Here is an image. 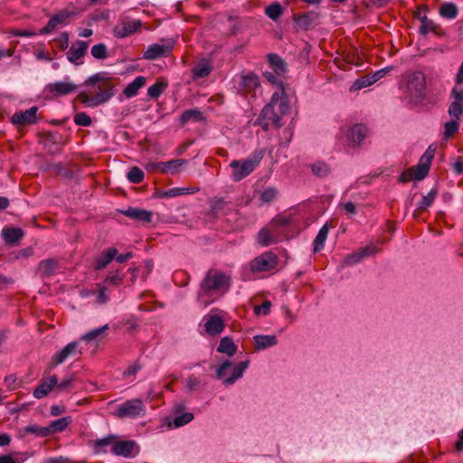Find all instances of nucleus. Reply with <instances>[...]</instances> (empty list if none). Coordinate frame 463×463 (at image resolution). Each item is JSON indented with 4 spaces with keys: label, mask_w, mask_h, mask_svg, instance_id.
Returning a JSON list of instances; mask_svg holds the SVG:
<instances>
[{
    "label": "nucleus",
    "mask_w": 463,
    "mask_h": 463,
    "mask_svg": "<svg viewBox=\"0 0 463 463\" xmlns=\"http://www.w3.org/2000/svg\"><path fill=\"white\" fill-rule=\"evenodd\" d=\"M116 78L107 71L97 72L84 82V89L80 91V100L90 108L107 103L116 94Z\"/></svg>",
    "instance_id": "1"
},
{
    "label": "nucleus",
    "mask_w": 463,
    "mask_h": 463,
    "mask_svg": "<svg viewBox=\"0 0 463 463\" xmlns=\"http://www.w3.org/2000/svg\"><path fill=\"white\" fill-rule=\"evenodd\" d=\"M294 226L293 218L289 215L278 214L266 227L260 230L257 241L263 247L279 243L291 237Z\"/></svg>",
    "instance_id": "2"
},
{
    "label": "nucleus",
    "mask_w": 463,
    "mask_h": 463,
    "mask_svg": "<svg viewBox=\"0 0 463 463\" xmlns=\"http://www.w3.org/2000/svg\"><path fill=\"white\" fill-rule=\"evenodd\" d=\"M230 284L231 278L224 272L209 270L200 284L198 300L208 306L215 300L218 294L228 291Z\"/></svg>",
    "instance_id": "3"
},
{
    "label": "nucleus",
    "mask_w": 463,
    "mask_h": 463,
    "mask_svg": "<svg viewBox=\"0 0 463 463\" xmlns=\"http://www.w3.org/2000/svg\"><path fill=\"white\" fill-rule=\"evenodd\" d=\"M289 110V104L281 92H275L271 96L270 101L261 110L257 124L264 130H268L270 126L276 128L281 127V118Z\"/></svg>",
    "instance_id": "4"
},
{
    "label": "nucleus",
    "mask_w": 463,
    "mask_h": 463,
    "mask_svg": "<svg viewBox=\"0 0 463 463\" xmlns=\"http://www.w3.org/2000/svg\"><path fill=\"white\" fill-rule=\"evenodd\" d=\"M368 135L365 125L355 124L349 128H341L336 136L335 148L337 151H345L349 154L362 144Z\"/></svg>",
    "instance_id": "5"
},
{
    "label": "nucleus",
    "mask_w": 463,
    "mask_h": 463,
    "mask_svg": "<svg viewBox=\"0 0 463 463\" xmlns=\"http://www.w3.org/2000/svg\"><path fill=\"white\" fill-rule=\"evenodd\" d=\"M264 148L255 149L246 159H234L230 163L232 169L231 178L234 182H240L249 176L260 165L265 156Z\"/></svg>",
    "instance_id": "6"
},
{
    "label": "nucleus",
    "mask_w": 463,
    "mask_h": 463,
    "mask_svg": "<svg viewBox=\"0 0 463 463\" xmlns=\"http://www.w3.org/2000/svg\"><path fill=\"white\" fill-rule=\"evenodd\" d=\"M146 407L142 399H130L118 405L113 415L119 419H137L146 416Z\"/></svg>",
    "instance_id": "7"
},
{
    "label": "nucleus",
    "mask_w": 463,
    "mask_h": 463,
    "mask_svg": "<svg viewBox=\"0 0 463 463\" xmlns=\"http://www.w3.org/2000/svg\"><path fill=\"white\" fill-rule=\"evenodd\" d=\"M426 79L421 71H413L407 76V92L416 101L425 96Z\"/></svg>",
    "instance_id": "8"
},
{
    "label": "nucleus",
    "mask_w": 463,
    "mask_h": 463,
    "mask_svg": "<svg viewBox=\"0 0 463 463\" xmlns=\"http://www.w3.org/2000/svg\"><path fill=\"white\" fill-rule=\"evenodd\" d=\"M234 89L241 95H248L254 92L260 86V80L253 72H246L237 75L233 79Z\"/></svg>",
    "instance_id": "9"
},
{
    "label": "nucleus",
    "mask_w": 463,
    "mask_h": 463,
    "mask_svg": "<svg viewBox=\"0 0 463 463\" xmlns=\"http://www.w3.org/2000/svg\"><path fill=\"white\" fill-rule=\"evenodd\" d=\"M278 256L272 251H266L256 257L250 262V269L253 272L270 271L278 265Z\"/></svg>",
    "instance_id": "10"
},
{
    "label": "nucleus",
    "mask_w": 463,
    "mask_h": 463,
    "mask_svg": "<svg viewBox=\"0 0 463 463\" xmlns=\"http://www.w3.org/2000/svg\"><path fill=\"white\" fill-rule=\"evenodd\" d=\"M77 90V85L65 78L63 80L49 83L45 87V92L52 98L67 96Z\"/></svg>",
    "instance_id": "11"
},
{
    "label": "nucleus",
    "mask_w": 463,
    "mask_h": 463,
    "mask_svg": "<svg viewBox=\"0 0 463 463\" xmlns=\"http://www.w3.org/2000/svg\"><path fill=\"white\" fill-rule=\"evenodd\" d=\"M75 13L68 9H61L53 14L47 24L40 30V34L45 35L52 33L56 28L65 25L70 17L73 16Z\"/></svg>",
    "instance_id": "12"
},
{
    "label": "nucleus",
    "mask_w": 463,
    "mask_h": 463,
    "mask_svg": "<svg viewBox=\"0 0 463 463\" xmlns=\"http://www.w3.org/2000/svg\"><path fill=\"white\" fill-rule=\"evenodd\" d=\"M80 354L81 349L80 346V342L72 341L53 355L51 362V367H55L58 364L64 363L68 358L76 356Z\"/></svg>",
    "instance_id": "13"
},
{
    "label": "nucleus",
    "mask_w": 463,
    "mask_h": 463,
    "mask_svg": "<svg viewBox=\"0 0 463 463\" xmlns=\"http://www.w3.org/2000/svg\"><path fill=\"white\" fill-rule=\"evenodd\" d=\"M111 452L127 458H134L139 453V447L135 440L115 441Z\"/></svg>",
    "instance_id": "14"
},
{
    "label": "nucleus",
    "mask_w": 463,
    "mask_h": 463,
    "mask_svg": "<svg viewBox=\"0 0 463 463\" xmlns=\"http://www.w3.org/2000/svg\"><path fill=\"white\" fill-rule=\"evenodd\" d=\"M142 26V23L140 20H122L119 24H118L114 29V35L118 38H125L132 33H136Z\"/></svg>",
    "instance_id": "15"
},
{
    "label": "nucleus",
    "mask_w": 463,
    "mask_h": 463,
    "mask_svg": "<svg viewBox=\"0 0 463 463\" xmlns=\"http://www.w3.org/2000/svg\"><path fill=\"white\" fill-rule=\"evenodd\" d=\"M37 111L38 108L33 106L24 111L15 112L11 118V122L17 126L35 124L37 123Z\"/></svg>",
    "instance_id": "16"
},
{
    "label": "nucleus",
    "mask_w": 463,
    "mask_h": 463,
    "mask_svg": "<svg viewBox=\"0 0 463 463\" xmlns=\"http://www.w3.org/2000/svg\"><path fill=\"white\" fill-rule=\"evenodd\" d=\"M89 44L84 41H76L71 44L68 52H66L67 59L74 64H81L80 61L87 53Z\"/></svg>",
    "instance_id": "17"
},
{
    "label": "nucleus",
    "mask_w": 463,
    "mask_h": 463,
    "mask_svg": "<svg viewBox=\"0 0 463 463\" xmlns=\"http://www.w3.org/2000/svg\"><path fill=\"white\" fill-rule=\"evenodd\" d=\"M378 248L374 245H368L366 247L359 249L357 251L347 255L345 260L344 263L345 265L351 266L354 264H356L363 260L365 257L374 255L378 252Z\"/></svg>",
    "instance_id": "18"
},
{
    "label": "nucleus",
    "mask_w": 463,
    "mask_h": 463,
    "mask_svg": "<svg viewBox=\"0 0 463 463\" xmlns=\"http://www.w3.org/2000/svg\"><path fill=\"white\" fill-rule=\"evenodd\" d=\"M205 331L211 335L221 334L224 329V322L218 315H207L203 317Z\"/></svg>",
    "instance_id": "19"
},
{
    "label": "nucleus",
    "mask_w": 463,
    "mask_h": 463,
    "mask_svg": "<svg viewBox=\"0 0 463 463\" xmlns=\"http://www.w3.org/2000/svg\"><path fill=\"white\" fill-rule=\"evenodd\" d=\"M172 48V45L153 43L147 47L143 57L146 60H156L161 57H166L171 52Z\"/></svg>",
    "instance_id": "20"
},
{
    "label": "nucleus",
    "mask_w": 463,
    "mask_h": 463,
    "mask_svg": "<svg viewBox=\"0 0 463 463\" xmlns=\"http://www.w3.org/2000/svg\"><path fill=\"white\" fill-rule=\"evenodd\" d=\"M118 250L116 248H109L104 250L94 260L95 269L100 270L105 269L117 256Z\"/></svg>",
    "instance_id": "21"
},
{
    "label": "nucleus",
    "mask_w": 463,
    "mask_h": 463,
    "mask_svg": "<svg viewBox=\"0 0 463 463\" xmlns=\"http://www.w3.org/2000/svg\"><path fill=\"white\" fill-rule=\"evenodd\" d=\"M57 384V377L55 375L44 378L41 381L40 384L34 389L33 396L36 399H42L50 392Z\"/></svg>",
    "instance_id": "22"
},
{
    "label": "nucleus",
    "mask_w": 463,
    "mask_h": 463,
    "mask_svg": "<svg viewBox=\"0 0 463 463\" xmlns=\"http://www.w3.org/2000/svg\"><path fill=\"white\" fill-rule=\"evenodd\" d=\"M59 269V262L55 259H46L39 262L37 271L43 278L54 275Z\"/></svg>",
    "instance_id": "23"
},
{
    "label": "nucleus",
    "mask_w": 463,
    "mask_h": 463,
    "mask_svg": "<svg viewBox=\"0 0 463 463\" xmlns=\"http://www.w3.org/2000/svg\"><path fill=\"white\" fill-rule=\"evenodd\" d=\"M108 329V325L92 329L84 334L80 340L86 343L99 344L102 339L106 337Z\"/></svg>",
    "instance_id": "24"
},
{
    "label": "nucleus",
    "mask_w": 463,
    "mask_h": 463,
    "mask_svg": "<svg viewBox=\"0 0 463 463\" xmlns=\"http://www.w3.org/2000/svg\"><path fill=\"white\" fill-rule=\"evenodd\" d=\"M213 71V65L207 59H201L192 69L194 80L207 77Z\"/></svg>",
    "instance_id": "25"
},
{
    "label": "nucleus",
    "mask_w": 463,
    "mask_h": 463,
    "mask_svg": "<svg viewBox=\"0 0 463 463\" xmlns=\"http://www.w3.org/2000/svg\"><path fill=\"white\" fill-rule=\"evenodd\" d=\"M124 215L127 217L140 221L143 222L149 223L152 222V213L147 210L139 209V208H133L129 207L126 211L123 212Z\"/></svg>",
    "instance_id": "26"
},
{
    "label": "nucleus",
    "mask_w": 463,
    "mask_h": 463,
    "mask_svg": "<svg viewBox=\"0 0 463 463\" xmlns=\"http://www.w3.org/2000/svg\"><path fill=\"white\" fill-rule=\"evenodd\" d=\"M253 339L258 350L267 349L278 344V338L274 335H257Z\"/></svg>",
    "instance_id": "27"
},
{
    "label": "nucleus",
    "mask_w": 463,
    "mask_h": 463,
    "mask_svg": "<svg viewBox=\"0 0 463 463\" xmlns=\"http://www.w3.org/2000/svg\"><path fill=\"white\" fill-rule=\"evenodd\" d=\"M146 79L144 76H137L124 89L123 93L127 98L137 95L138 90L145 86Z\"/></svg>",
    "instance_id": "28"
},
{
    "label": "nucleus",
    "mask_w": 463,
    "mask_h": 463,
    "mask_svg": "<svg viewBox=\"0 0 463 463\" xmlns=\"http://www.w3.org/2000/svg\"><path fill=\"white\" fill-rule=\"evenodd\" d=\"M420 33L423 35H426L429 33H433L438 35L443 34L441 27L432 20H430L427 16H423L420 19Z\"/></svg>",
    "instance_id": "29"
},
{
    "label": "nucleus",
    "mask_w": 463,
    "mask_h": 463,
    "mask_svg": "<svg viewBox=\"0 0 463 463\" xmlns=\"http://www.w3.org/2000/svg\"><path fill=\"white\" fill-rule=\"evenodd\" d=\"M187 164L185 159H172L167 162H162L161 173L166 175H175L180 168Z\"/></svg>",
    "instance_id": "30"
},
{
    "label": "nucleus",
    "mask_w": 463,
    "mask_h": 463,
    "mask_svg": "<svg viewBox=\"0 0 463 463\" xmlns=\"http://www.w3.org/2000/svg\"><path fill=\"white\" fill-rule=\"evenodd\" d=\"M72 420L71 417H62L58 420L51 421V423L47 426L48 430L50 431V436L62 432L71 423Z\"/></svg>",
    "instance_id": "31"
},
{
    "label": "nucleus",
    "mask_w": 463,
    "mask_h": 463,
    "mask_svg": "<svg viewBox=\"0 0 463 463\" xmlns=\"http://www.w3.org/2000/svg\"><path fill=\"white\" fill-rule=\"evenodd\" d=\"M116 439V436L109 434L107 437L102 439H99L92 441V449L95 454L105 453L107 450L105 449L109 446H113L114 440Z\"/></svg>",
    "instance_id": "32"
},
{
    "label": "nucleus",
    "mask_w": 463,
    "mask_h": 463,
    "mask_svg": "<svg viewBox=\"0 0 463 463\" xmlns=\"http://www.w3.org/2000/svg\"><path fill=\"white\" fill-rule=\"evenodd\" d=\"M249 366V361L240 362L233 369L232 373L230 377H227L223 380V383L225 385L233 384L238 379L241 378L243 373Z\"/></svg>",
    "instance_id": "33"
},
{
    "label": "nucleus",
    "mask_w": 463,
    "mask_h": 463,
    "mask_svg": "<svg viewBox=\"0 0 463 463\" xmlns=\"http://www.w3.org/2000/svg\"><path fill=\"white\" fill-rule=\"evenodd\" d=\"M203 120V113H202V111H200L197 109L184 110L181 114L180 118H179L181 126H184L185 124H187L190 121L200 122Z\"/></svg>",
    "instance_id": "34"
},
{
    "label": "nucleus",
    "mask_w": 463,
    "mask_h": 463,
    "mask_svg": "<svg viewBox=\"0 0 463 463\" xmlns=\"http://www.w3.org/2000/svg\"><path fill=\"white\" fill-rule=\"evenodd\" d=\"M2 235L6 243L14 244L23 238L24 232L20 228H7L3 230Z\"/></svg>",
    "instance_id": "35"
},
{
    "label": "nucleus",
    "mask_w": 463,
    "mask_h": 463,
    "mask_svg": "<svg viewBox=\"0 0 463 463\" xmlns=\"http://www.w3.org/2000/svg\"><path fill=\"white\" fill-rule=\"evenodd\" d=\"M236 351L237 346L231 337L225 336L221 339L217 347V352L232 356L236 353Z\"/></svg>",
    "instance_id": "36"
},
{
    "label": "nucleus",
    "mask_w": 463,
    "mask_h": 463,
    "mask_svg": "<svg viewBox=\"0 0 463 463\" xmlns=\"http://www.w3.org/2000/svg\"><path fill=\"white\" fill-rule=\"evenodd\" d=\"M315 14L313 13H306L301 15L295 14L293 16L296 25L302 30H307L313 24Z\"/></svg>",
    "instance_id": "37"
},
{
    "label": "nucleus",
    "mask_w": 463,
    "mask_h": 463,
    "mask_svg": "<svg viewBox=\"0 0 463 463\" xmlns=\"http://www.w3.org/2000/svg\"><path fill=\"white\" fill-rule=\"evenodd\" d=\"M430 167V165L420 160L417 165L410 168L409 170L412 175V178H414V180L420 181L428 175Z\"/></svg>",
    "instance_id": "38"
},
{
    "label": "nucleus",
    "mask_w": 463,
    "mask_h": 463,
    "mask_svg": "<svg viewBox=\"0 0 463 463\" xmlns=\"http://www.w3.org/2000/svg\"><path fill=\"white\" fill-rule=\"evenodd\" d=\"M310 168L312 174L319 178L326 177L331 172L329 165L324 161H317L313 163L310 165Z\"/></svg>",
    "instance_id": "39"
},
{
    "label": "nucleus",
    "mask_w": 463,
    "mask_h": 463,
    "mask_svg": "<svg viewBox=\"0 0 463 463\" xmlns=\"http://www.w3.org/2000/svg\"><path fill=\"white\" fill-rule=\"evenodd\" d=\"M328 232H329V229H328V226L326 224H325L318 232V233L317 234L315 240H314V242H313V250L314 252H319L321 250L324 249V246H325V242H326V240L327 238V235H328Z\"/></svg>",
    "instance_id": "40"
},
{
    "label": "nucleus",
    "mask_w": 463,
    "mask_h": 463,
    "mask_svg": "<svg viewBox=\"0 0 463 463\" xmlns=\"http://www.w3.org/2000/svg\"><path fill=\"white\" fill-rule=\"evenodd\" d=\"M458 14V7L453 3L442 4L439 7L440 16L447 19H455Z\"/></svg>",
    "instance_id": "41"
},
{
    "label": "nucleus",
    "mask_w": 463,
    "mask_h": 463,
    "mask_svg": "<svg viewBox=\"0 0 463 463\" xmlns=\"http://www.w3.org/2000/svg\"><path fill=\"white\" fill-rule=\"evenodd\" d=\"M268 58L276 74L281 75L286 71V63L278 54H269Z\"/></svg>",
    "instance_id": "42"
},
{
    "label": "nucleus",
    "mask_w": 463,
    "mask_h": 463,
    "mask_svg": "<svg viewBox=\"0 0 463 463\" xmlns=\"http://www.w3.org/2000/svg\"><path fill=\"white\" fill-rule=\"evenodd\" d=\"M24 434H33L41 438H46L50 436V431L47 426L42 427L37 424L28 425L24 429Z\"/></svg>",
    "instance_id": "43"
},
{
    "label": "nucleus",
    "mask_w": 463,
    "mask_h": 463,
    "mask_svg": "<svg viewBox=\"0 0 463 463\" xmlns=\"http://www.w3.org/2000/svg\"><path fill=\"white\" fill-rule=\"evenodd\" d=\"M166 81L157 80L147 89V96L151 99H157L167 88Z\"/></svg>",
    "instance_id": "44"
},
{
    "label": "nucleus",
    "mask_w": 463,
    "mask_h": 463,
    "mask_svg": "<svg viewBox=\"0 0 463 463\" xmlns=\"http://www.w3.org/2000/svg\"><path fill=\"white\" fill-rule=\"evenodd\" d=\"M461 102H463V99H458L454 96V101L450 103L448 110L451 118L460 121V117L463 112Z\"/></svg>",
    "instance_id": "45"
},
{
    "label": "nucleus",
    "mask_w": 463,
    "mask_h": 463,
    "mask_svg": "<svg viewBox=\"0 0 463 463\" xmlns=\"http://www.w3.org/2000/svg\"><path fill=\"white\" fill-rule=\"evenodd\" d=\"M283 14V8L279 3H272L265 9V14L273 21H277Z\"/></svg>",
    "instance_id": "46"
},
{
    "label": "nucleus",
    "mask_w": 463,
    "mask_h": 463,
    "mask_svg": "<svg viewBox=\"0 0 463 463\" xmlns=\"http://www.w3.org/2000/svg\"><path fill=\"white\" fill-rule=\"evenodd\" d=\"M437 189L432 188L428 194L422 196V199L420 201L418 204V209L420 211H424L430 206L432 205L436 196H437Z\"/></svg>",
    "instance_id": "47"
},
{
    "label": "nucleus",
    "mask_w": 463,
    "mask_h": 463,
    "mask_svg": "<svg viewBox=\"0 0 463 463\" xmlns=\"http://www.w3.org/2000/svg\"><path fill=\"white\" fill-rule=\"evenodd\" d=\"M279 194V192L276 187L269 186L265 188L260 194V200L262 203H269L273 202Z\"/></svg>",
    "instance_id": "48"
},
{
    "label": "nucleus",
    "mask_w": 463,
    "mask_h": 463,
    "mask_svg": "<svg viewBox=\"0 0 463 463\" xmlns=\"http://www.w3.org/2000/svg\"><path fill=\"white\" fill-rule=\"evenodd\" d=\"M460 121L451 118L449 121L444 123V137L449 138L459 129Z\"/></svg>",
    "instance_id": "49"
},
{
    "label": "nucleus",
    "mask_w": 463,
    "mask_h": 463,
    "mask_svg": "<svg viewBox=\"0 0 463 463\" xmlns=\"http://www.w3.org/2000/svg\"><path fill=\"white\" fill-rule=\"evenodd\" d=\"M127 176L130 183L140 184L144 180L145 174L139 167L132 166Z\"/></svg>",
    "instance_id": "50"
},
{
    "label": "nucleus",
    "mask_w": 463,
    "mask_h": 463,
    "mask_svg": "<svg viewBox=\"0 0 463 463\" xmlns=\"http://www.w3.org/2000/svg\"><path fill=\"white\" fill-rule=\"evenodd\" d=\"M91 55L98 60H104L109 56L107 46L104 43H98L91 47Z\"/></svg>",
    "instance_id": "51"
},
{
    "label": "nucleus",
    "mask_w": 463,
    "mask_h": 463,
    "mask_svg": "<svg viewBox=\"0 0 463 463\" xmlns=\"http://www.w3.org/2000/svg\"><path fill=\"white\" fill-rule=\"evenodd\" d=\"M194 416L191 412H184L181 415L176 416L174 419V426L175 428H179L182 426H184L185 424H188L194 420Z\"/></svg>",
    "instance_id": "52"
},
{
    "label": "nucleus",
    "mask_w": 463,
    "mask_h": 463,
    "mask_svg": "<svg viewBox=\"0 0 463 463\" xmlns=\"http://www.w3.org/2000/svg\"><path fill=\"white\" fill-rule=\"evenodd\" d=\"M73 119L77 126L81 127H89L92 123L91 118L85 112L76 113Z\"/></svg>",
    "instance_id": "53"
},
{
    "label": "nucleus",
    "mask_w": 463,
    "mask_h": 463,
    "mask_svg": "<svg viewBox=\"0 0 463 463\" xmlns=\"http://www.w3.org/2000/svg\"><path fill=\"white\" fill-rule=\"evenodd\" d=\"M188 194L187 188L175 187L168 189L162 193L161 197H176L182 194Z\"/></svg>",
    "instance_id": "54"
},
{
    "label": "nucleus",
    "mask_w": 463,
    "mask_h": 463,
    "mask_svg": "<svg viewBox=\"0 0 463 463\" xmlns=\"http://www.w3.org/2000/svg\"><path fill=\"white\" fill-rule=\"evenodd\" d=\"M271 303L269 300H265L260 306L254 307L255 315L268 316L270 313Z\"/></svg>",
    "instance_id": "55"
},
{
    "label": "nucleus",
    "mask_w": 463,
    "mask_h": 463,
    "mask_svg": "<svg viewBox=\"0 0 463 463\" xmlns=\"http://www.w3.org/2000/svg\"><path fill=\"white\" fill-rule=\"evenodd\" d=\"M122 281H123V277L120 276L118 271H116L114 273H109L105 279V282L107 284L114 285V286L120 285L122 283Z\"/></svg>",
    "instance_id": "56"
},
{
    "label": "nucleus",
    "mask_w": 463,
    "mask_h": 463,
    "mask_svg": "<svg viewBox=\"0 0 463 463\" xmlns=\"http://www.w3.org/2000/svg\"><path fill=\"white\" fill-rule=\"evenodd\" d=\"M279 76L280 75L276 74L275 71L274 72L266 71L264 73V77L266 78V80L269 82H270L273 85L279 86L282 89L283 84H282V81H281Z\"/></svg>",
    "instance_id": "57"
},
{
    "label": "nucleus",
    "mask_w": 463,
    "mask_h": 463,
    "mask_svg": "<svg viewBox=\"0 0 463 463\" xmlns=\"http://www.w3.org/2000/svg\"><path fill=\"white\" fill-rule=\"evenodd\" d=\"M232 363L228 360L224 361L216 370V377L222 379L225 375V372L231 368Z\"/></svg>",
    "instance_id": "58"
},
{
    "label": "nucleus",
    "mask_w": 463,
    "mask_h": 463,
    "mask_svg": "<svg viewBox=\"0 0 463 463\" xmlns=\"http://www.w3.org/2000/svg\"><path fill=\"white\" fill-rule=\"evenodd\" d=\"M435 149H432L431 146H429L425 153L421 156L420 161L425 162L429 165H430L433 158H434Z\"/></svg>",
    "instance_id": "59"
},
{
    "label": "nucleus",
    "mask_w": 463,
    "mask_h": 463,
    "mask_svg": "<svg viewBox=\"0 0 463 463\" xmlns=\"http://www.w3.org/2000/svg\"><path fill=\"white\" fill-rule=\"evenodd\" d=\"M11 34L14 35V36H22V37H33L35 36L37 33L32 30H20V29H15V30H13L11 32Z\"/></svg>",
    "instance_id": "60"
},
{
    "label": "nucleus",
    "mask_w": 463,
    "mask_h": 463,
    "mask_svg": "<svg viewBox=\"0 0 463 463\" xmlns=\"http://www.w3.org/2000/svg\"><path fill=\"white\" fill-rule=\"evenodd\" d=\"M200 385V380L194 375H190L186 380V386L190 391L196 390Z\"/></svg>",
    "instance_id": "61"
},
{
    "label": "nucleus",
    "mask_w": 463,
    "mask_h": 463,
    "mask_svg": "<svg viewBox=\"0 0 463 463\" xmlns=\"http://www.w3.org/2000/svg\"><path fill=\"white\" fill-rule=\"evenodd\" d=\"M72 382V377H67L62 379L60 383L57 382V384L55 386L60 392H62L67 390L71 385Z\"/></svg>",
    "instance_id": "62"
},
{
    "label": "nucleus",
    "mask_w": 463,
    "mask_h": 463,
    "mask_svg": "<svg viewBox=\"0 0 463 463\" xmlns=\"http://www.w3.org/2000/svg\"><path fill=\"white\" fill-rule=\"evenodd\" d=\"M368 86H370V85H369L368 81L366 80V78L365 77H362L360 79H357L354 82L351 90H361V89L368 87Z\"/></svg>",
    "instance_id": "63"
},
{
    "label": "nucleus",
    "mask_w": 463,
    "mask_h": 463,
    "mask_svg": "<svg viewBox=\"0 0 463 463\" xmlns=\"http://www.w3.org/2000/svg\"><path fill=\"white\" fill-rule=\"evenodd\" d=\"M140 365L137 364H132L124 371L123 375L124 377L135 375L140 370Z\"/></svg>",
    "instance_id": "64"
}]
</instances>
